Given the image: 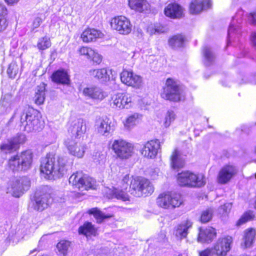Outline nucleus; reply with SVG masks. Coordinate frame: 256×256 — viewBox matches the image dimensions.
Instances as JSON below:
<instances>
[{
	"label": "nucleus",
	"mask_w": 256,
	"mask_h": 256,
	"mask_svg": "<svg viewBox=\"0 0 256 256\" xmlns=\"http://www.w3.org/2000/svg\"><path fill=\"white\" fill-rule=\"evenodd\" d=\"M237 172L238 170L234 166L226 165L224 166L218 173V182L221 184H226L237 173Z\"/></svg>",
	"instance_id": "18"
},
{
	"label": "nucleus",
	"mask_w": 256,
	"mask_h": 256,
	"mask_svg": "<svg viewBox=\"0 0 256 256\" xmlns=\"http://www.w3.org/2000/svg\"><path fill=\"white\" fill-rule=\"evenodd\" d=\"M256 236L254 229L250 228L246 230L244 232V240L246 248H250Z\"/></svg>",
	"instance_id": "36"
},
{
	"label": "nucleus",
	"mask_w": 256,
	"mask_h": 256,
	"mask_svg": "<svg viewBox=\"0 0 256 256\" xmlns=\"http://www.w3.org/2000/svg\"><path fill=\"white\" fill-rule=\"evenodd\" d=\"M184 160L181 156L180 151L175 149L170 156V164L173 169H177L183 167Z\"/></svg>",
	"instance_id": "28"
},
{
	"label": "nucleus",
	"mask_w": 256,
	"mask_h": 256,
	"mask_svg": "<svg viewBox=\"0 0 256 256\" xmlns=\"http://www.w3.org/2000/svg\"><path fill=\"white\" fill-rule=\"evenodd\" d=\"M192 225V222L189 220L184 221L175 227L173 234L178 239L186 238Z\"/></svg>",
	"instance_id": "22"
},
{
	"label": "nucleus",
	"mask_w": 256,
	"mask_h": 256,
	"mask_svg": "<svg viewBox=\"0 0 256 256\" xmlns=\"http://www.w3.org/2000/svg\"><path fill=\"white\" fill-rule=\"evenodd\" d=\"M107 194L108 198H116L123 201L128 200V195L122 190L114 188L112 190H109V192Z\"/></svg>",
	"instance_id": "32"
},
{
	"label": "nucleus",
	"mask_w": 256,
	"mask_h": 256,
	"mask_svg": "<svg viewBox=\"0 0 256 256\" xmlns=\"http://www.w3.org/2000/svg\"><path fill=\"white\" fill-rule=\"evenodd\" d=\"M232 208V204L230 202L226 203L222 206V209L224 213L226 214L229 212Z\"/></svg>",
	"instance_id": "55"
},
{
	"label": "nucleus",
	"mask_w": 256,
	"mask_h": 256,
	"mask_svg": "<svg viewBox=\"0 0 256 256\" xmlns=\"http://www.w3.org/2000/svg\"><path fill=\"white\" fill-rule=\"evenodd\" d=\"M10 104L9 102H8L7 100H6L5 98H3L1 100L0 102V108H4L5 107H6V110L10 106Z\"/></svg>",
	"instance_id": "56"
},
{
	"label": "nucleus",
	"mask_w": 256,
	"mask_h": 256,
	"mask_svg": "<svg viewBox=\"0 0 256 256\" xmlns=\"http://www.w3.org/2000/svg\"><path fill=\"white\" fill-rule=\"evenodd\" d=\"M78 52L80 55L85 56L88 59L90 58L94 54V50L86 46L80 48Z\"/></svg>",
	"instance_id": "47"
},
{
	"label": "nucleus",
	"mask_w": 256,
	"mask_h": 256,
	"mask_svg": "<svg viewBox=\"0 0 256 256\" xmlns=\"http://www.w3.org/2000/svg\"><path fill=\"white\" fill-rule=\"evenodd\" d=\"M64 145L71 155L78 158L84 156L86 148L84 144H78L74 140L68 138L64 141Z\"/></svg>",
	"instance_id": "15"
},
{
	"label": "nucleus",
	"mask_w": 256,
	"mask_h": 256,
	"mask_svg": "<svg viewBox=\"0 0 256 256\" xmlns=\"http://www.w3.org/2000/svg\"><path fill=\"white\" fill-rule=\"evenodd\" d=\"M68 158L66 156L56 158L52 154H48L42 158L40 171L45 174L48 179H56L62 177L68 168Z\"/></svg>",
	"instance_id": "1"
},
{
	"label": "nucleus",
	"mask_w": 256,
	"mask_h": 256,
	"mask_svg": "<svg viewBox=\"0 0 256 256\" xmlns=\"http://www.w3.org/2000/svg\"><path fill=\"white\" fill-rule=\"evenodd\" d=\"M70 246V242L66 240H60L56 246L60 254L66 256Z\"/></svg>",
	"instance_id": "42"
},
{
	"label": "nucleus",
	"mask_w": 256,
	"mask_h": 256,
	"mask_svg": "<svg viewBox=\"0 0 256 256\" xmlns=\"http://www.w3.org/2000/svg\"><path fill=\"white\" fill-rule=\"evenodd\" d=\"M46 86L44 83L38 86L35 92V96L34 98V102L38 105L42 104L45 100Z\"/></svg>",
	"instance_id": "29"
},
{
	"label": "nucleus",
	"mask_w": 256,
	"mask_h": 256,
	"mask_svg": "<svg viewBox=\"0 0 256 256\" xmlns=\"http://www.w3.org/2000/svg\"><path fill=\"white\" fill-rule=\"evenodd\" d=\"M156 202L162 208L172 209L179 207L182 204V200L179 194L163 193L159 195Z\"/></svg>",
	"instance_id": "8"
},
{
	"label": "nucleus",
	"mask_w": 256,
	"mask_h": 256,
	"mask_svg": "<svg viewBox=\"0 0 256 256\" xmlns=\"http://www.w3.org/2000/svg\"><path fill=\"white\" fill-rule=\"evenodd\" d=\"M5 2L8 4H13L17 3L20 0H4Z\"/></svg>",
	"instance_id": "61"
},
{
	"label": "nucleus",
	"mask_w": 256,
	"mask_h": 256,
	"mask_svg": "<svg viewBox=\"0 0 256 256\" xmlns=\"http://www.w3.org/2000/svg\"><path fill=\"white\" fill-rule=\"evenodd\" d=\"M17 114L20 117L21 128L28 132L40 131L44 126V122L40 119L39 113L34 110H28L18 109L10 118V122H12Z\"/></svg>",
	"instance_id": "2"
},
{
	"label": "nucleus",
	"mask_w": 256,
	"mask_h": 256,
	"mask_svg": "<svg viewBox=\"0 0 256 256\" xmlns=\"http://www.w3.org/2000/svg\"><path fill=\"white\" fill-rule=\"evenodd\" d=\"M110 25L113 29L116 30L122 34H128L132 30L130 21L124 16H119L112 18Z\"/></svg>",
	"instance_id": "13"
},
{
	"label": "nucleus",
	"mask_w": 256,
	"mask_h": 256,
	"mask_svg": "<svg viewBox=\"0 0 256 256\" xmlns=\"http://www.w3.org/2000/svg\"><path fill=\"white\" fill-rule=\"evenodd\" d=\"M240 28V26L239 25H235L234 18H233V20L231 22L228 30V44L229 42L230 39L232 36L233 33L238 32Z\"/></svg>",
	"instance_id": "45"
},
{
	"label": "nucleus",
	"mask_w": 256,
	"mask_h": 256,
	"mask_svg": "<svg viewBox=\"0 0 256 256\" xmlns=\"http://www.w3.org/2000/svg\"><path fill=\"white\" fill-rule=\"evenodd\" d=\"M92 158L96 163H104L106 160V154L102 152H96L94 154Z\"/></svg>",
	"instance_id": "49"
},
{
	"label": "nucleus",
	"mask_w": 256,
	"mask_h": 256,
	"mask_svg": "<svg viewBox=\"0 0 256 256\" xmlns=\"http://www.w3.org/2000/svg\"><path fill=\"white\" fill-rule=\"evenodd\" d=\"M232 242V238L227 236L219 238L212 248L216 256H226L231 248Z\"/></svg>",
	"instance_id": "12"
},
{
	"label": "nucleus",
	"mask_w": 256,
	"mask_h": 256,
	"mask_svg": "<svg viewBox=\"0 0 256 256\" xmlns=\"http://www.w3.org/2000/svg\"><path fill=\"white\" fill-rule=\"evenodd\" d=\"M8 26V22L6 18H0V32L4 30Z\"/></svg>",
	"instance_id": "53"
},
{
	"label": "nucleus",
	"mask_w": 256,
	"mask_h": 256,
	"mask_svg": "<svg viewBox=\"0 0 256 256\" xmlns=\"http://www.w3.org/2000/svg\"><path fill=\"white\" fill-rule=\"evenodd\" d=\"M30 182L26 176L16 178L12 179L8 188V192L15 197H20L30 188Z\"/></svg>",
	"instance_id": "9"
},
{
	"label": "nucleus",
	"mask_w": 256,
	"mask_h": 256,
	"mask_svg": "<svg viewBox=\"0 0 256 256\" xmlns=\"http://www.w3.org/2000/svg\"><path fill=\"white\" fill-rule=\"evenodd\" d=\"M122 97L124 98V100H122V109L123 108H129L132 106V98L129 94L122 93Z\"/></svg>",
	"instance_id": "48"
},
{
	"label": "nucleus",
	"mask_w": 256,
	"mask_h": 256,
	"mask_svg": "<svg viewBox=\"0 0 256 256\" xmlns=\"http://www.w3.org/2000/svg\"><path fill=\"white\" fill-rule=\"evenodd\" d=\"M122 96V93H118L112 96L110 102L112 108L122 109V100H124V98Z\"/></svg>",
	"instance_id": "39"
},
{
	"label": "nucleus",
	"mask_w": 256,
	"mask_h": 256,
	"mask_svg": "<svg viewBox=\"0 0 256 256\" xmlns=\"http://www.w3.org/2000/svg\"><path fill=\"white\" fill-rule=\"evenodd\" d=\"M185 38L182 34H176L174 36L168 40V44L172 48H182L184 45Z\"/></svg>",
	"instance_id": "34"
},
{
	"label": "nucleus",
	"mask_w": 256,
	"mask_h": 256,
	"mask_svg": "<svg viewBox=\"0 0 256 256\" xmlns=\"http://www.w3.org/2000/svg\"><path fill=\"white\" fill-rule=\"evenodd\" d=\"M122 82L125 84L136 88H140L142 84V78L132 71L124 70L120 75Z\"/></svg>",
	"instance_id": "14"
},
{
	"label": "nucleus",
	"mask_w": 256,
	"mask_h": 256,
	"mask_svg": "<svg viewBox=\"0 0 256 256\" xmlns=\"http://www.w3.org/2000/svg\"><path fill=\"white\" fill-rule=\"evenodd\" d=\"M253 78H254L253 76H250V78L249 80L250 81V82L252 84H256V80H253Z\"/></svg>",
	"instance_id": "63"
},
{
	"label": "nucleus",
	"mask_w": 256,
	"mask_h": 256,
	"mask_svg": "<svg viewBox=\"0 0 256 256\" xmlns=\"http://www.w3.org/2000/svg\"><path fill=\"white\" fill-rule=\"evenodd\" d=\"M51 46V42L49 38L44 36L39 38L38 44L37 48L40 50H44Z\"/></svg>",
	"instance_id": "41"
},
{
	"label": "nucleus",
	"mask_w": 256,
	"mask_h": 256,
	"mask_svg": "<svg viewBox=\"0 0 256 256\" xmlns=\"http://www.w3.org/2000/svg\"><path fill=\"white\" fill-rule=\"evenodd\" d=\"M102 34L99 30L94 28L86 30L81 34V38L84 42H93L97 38H100Z\"/></svg>",
	"instance_id": "27"
},
{
	"label": "nucleus",
	"mask_w": 256,
	"mask_h": 256,
	"mask_svg": "<svg viewBox=\"0 0 256 256\" xmlns=\"http://www.w3.org/2000/svg\"><path fill=\"white\" fill-rule=\"evenodd\" d=\"M200 256H213L215 255L214 252L212 248H208L199 253Z\"/></svg>",
	"instance_id": "50"
},
{
	"label": "nucleus",
	"mask_w": 256,
	"mask_h": 256,
	"mask_svg": "<svg viewBox=\"0 0 256 256\" xmlns=\"http://www.w3.org/2000/svg\"><path fill=\"white\" fill-rule=\"evenodd\" d=\"M154 190L152 184L146 178L136 177L130 182L129 192L131 194L136 197L151 194Z\"/></svg>",
	"instance_id": "4"
},
{
	"label": "nucleus",
	"mask_w": 256,
	"mask_h": 256,
	"mask_svg": "<svg viewBox=\"0 0 256 256\" xmlns=\"http://www.w3.org/2000/svg\"><path fill=\"white\" fill-rule=\"evenodd\" d=\"M82 93L85 96L94 100H102L107 94L102 88L98 86H92L84 88Z\"/></svg>",
	"instance_id": "20"
},
{
	"label": "nucleus",
	"mask_w": 256,
	"mask_h": 256,
	"mask_svg": "<svg viewBox=\"0 0 256 256\" xmlns=\"http://www.w3.org/2000/svg\"><path fill=\"white\" fill-rule=\"evenodd\" d=\"M178 182L180 186L189 187H202L206 184L205 176L202 174H196L190 171L179 173L177 178Z\"/></svg>",
	"instance_id": "5"
},
{
	"label": "nucleus",
	"mask_w": 256,
	"mask_h": 256,
	"mask_svg": "<svg viewBox=\"0 0 256 256\" xmlns=\"http://www.w3.org/2000/svg\"><path fill=\"white\" fill-rule=\"evenodd\" d=\"M248 78L247 76H243L241 78V80L239 82V83L240 84H246L248 82H247Z\"/></svg>",
	"instance_id": "60"
},
{
	"label": "nucleus",
	"mask_w": 256,
	"mask_h": 256,
	"mask_svg": "<svg viewBox=\"0 0 256 256\" xmlns=\"http://www.w3.org/2000/svg\"><path fill=\"white\" fill-rule=\"evenodd\" d=\"M142 116L137 113H134L129 116L124 122L125 128L130 130L133 128L138 122Z\"/></svg>",
	"instance_id": "37"
},
{
	"label": "nucleus",
	"mask_w": 256,
	"mask_h": 256,
	"mask_svg": "<svg viewBox=\"0 0 256 256\" xmlns=\"http://www.w3.org/2000/svg\"><path fill=\"white\" fill-rule=\"evenodd\" d=\"M44 190L42 188V190H37L34 194V209L39 211H42L46 208L48 206L50 194L44 192Z\"/></svg>",
	"instance_id": "19"
},
{
	"label": "nucleus",
	"mask_w": 256,
	"mask_h": 256,
	"mask_svg": "<svg viewBox=\"0 0 256 256\" xmlns=\"http://www.w3.org/2000/svg\"><path fill=\"white\" fill-rule=\"evenodd\" d=\"M250 16L252 23L254 25H256V11L254 13H251Z\"/></svg>",
	"instance_id": "58"
},
{
	"label": "nucleus",
	"mask_w": 256,
	"mask_h": 256,
	"mask_svg": "<svg viewBox=\"0 0 256 256\" xmlns=\"http://www.w3.org/2000/svg\"><path fill=\"white\" fill-rule=\"evenodd\" d=\"M88 213L94 216L98 223H101L104 219L111 217V216L110 215L104 214L98 208H92L89 210Z\"/></svg>",
	"instance_id": "38"
},
{
	"label": "nucleus",
	"mask_w": 256,
	"mask_h": 256,
	"mask_svg": "<svg viewBox=\"0 0 256 256\" xmlns=\"http://www.w3.org/2000/svg\"><path fill=\"white\" fill-rule=\"evenodd\" d=\"M69 182L74 188L83 191L94 188L96 180L82 172H77L70 177Z\"/></svg>",
	"instance_id": "6"
},
{
	"label": "nucleus",
	"mask_w": 256,
	"mask_h": 256,
	"mask_svg": "<svg viewBox=\"0 0 256 256\" xmlns=\"http://www.w3.org/2000/svg\"><path fill=\"white\" fill-rule=\"evenodd\" d=\"M52 80L56 83L69 85L70 82V76L64 70H59L54 72L52 75Z\"/></svg>",
	"instance_id": "26"
},
{
	"label": "nucleus",
	"mask_w": 256,
	"mask_h": 256,
	"mask_svg": "<svg viewBox=\"0 0 256 256\" xmlns=\"http://www.w3.org/2000/svg\"><path fill=\"white\" fill-rule=\"evenodd\" d=\"M202 54L204 58V64L206 66L212 64L215 60V55L210 48L204 46L202 50Z\"/></svg>",
	"instance_id": "33"
},
{
	"label": "nucleus",
	"mask_w": 256,
	"mask_h": 256,
	"mask_svg": "<svg viewBox=\"0 0 256 256\" xmlns=\"http://www.w3.org/2000/svg\"><path fill=\"white\" fill-rule=\"evenodd\" d=\"M254 218V215L252 211H248L244 212L236 222V225L240 226L246 222L252 220Z\"/></svg>",
	"instance_id": "40"
},
{
	"label": "nucleus",
	"mask_w": 256,
	"mask_h": 256,
	"mask_svg": "<svg viewBox=\"0 0 256 256\" xmlns=\"http://www.w3.org/2000/svg\"><path fill=\"white\" fill-rule=\"evenodd\" d=\"M90 74L91 76L100 80L102 82H106L110 79L107 70L105 68L92 70H90Z\"/></svg>",
	"instance_id": "35"
},
{
	"label": "nucleus",
	"mask_w": 256,
	"mask_h": 256,
	"mask_svg": "<svg viewBox=\"0 0 256 256\" xmlns=\"http://www.w3.org/2000/svg\"><path fill=\"white\" fill-rule=\"evenodd\" d=\"M176 119V114L172 110H168L164 118V125L166 128L168 127Z\"/></svg>",
	"instance_id": "46"
},
{
	"label": "nucleus",
	"mask_w": 256,
	"mask_h": 256,
	"mask_svg": "<svg viewBox=\"0 0 256 256\" xmlns=\"http://www.w3.org/2000/svg\"><path fill=\"white\" fill-rule=\"evenodd\" d=\"M160 148V141L156 139L148 142L141 150V153L144 157L154 158L157 155Z\"/></svg>",
	"instance_id": "16"
},
{
	"label": "nucleus",
	"mask_w": 256,
	"mask_h": 256,
	"mask_svg": "<svg viewBox=\"0 0 256 256\" xmlns=\"http://www.w3.org/2000/svg\"><path fill=\"white\" fill-rule=\"evenodd\" d=\"M251 40L252 44L256 46V32L252 34Z\"/></svg>",
	"instance_id": "59"
},
{
	"label": "nucleus",
	"mask_w": 256,
	"mask_h": 256,
	"mask_svg": "<svg viewBox=\"0 0 256 256\" xmlns=\"http://www.w3.org/2000/svg\"><path fill=\"white\" fill-rule=\"evenodd\" d=\"M18 70L19 68L18 64L16 62H12L8 66L7 74L9 78H14L18 74Z\"/></svg>",
	"instance_id": "44"
},
{
	"label": "nucleus",
	"mask_w": 256,
	"mask_h": 256,
	"mask_svg": "<svg viewBox=\"0 0 256 256\" xmlns=\"http://www.w3.org/2000/svg\"><path fill=\"white\" fill-rule=\"evenodd\" d=\"M78 233L86 237L96 236V230L90 222H86L78 228Z\"/></svg>",
	"instance_id": "31"
},
{
	"label": "nucleus",
	"mask_w": 256,
	"mask_h": 256,
	"mask_svg": "<svg viewBox=\"0 0 256 256\" xmlns=\"http://www.w3.org/2000/svg\"><path fill=\"white\" fill-rule=\"evenodd\" d=\"M212 6L210 0H193L190 5V12L192 14H197L203 10H207Z\"/></svg>",
	"instance_id": "25"
},
{
	"label": "nucleus",
	"mask_w": 256,
	"mask_h": 256,
	"mask_svg": "<svg viewBox=\"0 0 256 256\" xmlns=\"http://www.w3.org/2000/svg\"><path fill=\"white\" fill-rule=\"evenodd\" d=\"M90 60L94 62L99 64L102 62V56L94 50V54L92 56Z\"/></svg>",
	"instance_id": "52"
},
{
	"label": "nucleus",
	"mask_w": 256,
	"mask_h": 256,
	"mask_svg": "<svg viewBox=\"0 0 256 256\" xmlns=\"http://www.w3.org/2000/svg\"><path fill=\"white\" fill-rule=\"evenodd\" d=\"M161 96L163 98L173 102L181 100L184 98L182 90L176 82L170 78L167 79Z\"/></svg>",
	"instance_id": "7"
},
{
	"label": "nucleus",
	"mask_w": 256,
	"mask_h": 256,
	"mask_svg": "<svg viewBox=\"0 0 256 256\" xmlns=\"http://www.w3.org/2000/svg\"><path fill=\"white\" fill-rule=\"evenodd\" d=\"M42 18L40 17H36L32 22V29L34 30L40 26L41 23L42 22Z\"/></svg>",
	"instance_id": "54"
},
{
	"label": "nucleus",
	"mask_w": 256,
	"mask_h": 256,
	"mask_svg": "<svg viewBox=\"0 0 256 256\" xmlns=\"http://www.w3.org/2000/svg\"><path fill=\"white\" fill-rule=\"evenodd\" d=\"M216 232L215 228L208 227L205 228H200L198 242L204 243H210L216 236Z\"/></svg>",
	"instance_id": "21"
},
{
	"label": "nucleus",
	"mask_w": 256,
	"mask_h": 256,
	"mask_svg": "<svg viewBox=\"0 0 256 256\" xmlns=\"http://www.w3.org/2000/svg\"><path fill=\"white\" fill-rule=\"evenodd\" d=\"M130 7L139 12H142L149 8V4L146 0H129Z\"/></svg>",
	"instance_id": "30"
},
{
	"label": "nucleus",
	"mask_w": 256,
	"mask_h": 256,
	"mask_svg": "<svg viewBox=\"0 0 256 256\" xmlns=\"http://www.w3.org/2000/svg\"><path fill=\"white\" fill-rule=\"evenodd\" d=\"M86 131V124L84 120L77 118L72 120L68 128V132L75 138L81 137Z\"/></svg>",
	"instance_id": "17"
},
{
	"label": "nucleus",
	"mask_w": 256,
	"mask_h": 256,
	"mask_svg": "<svg viewBox=\"0 0 256 256\" xmlns=\"http://www.w3.org/2000/svg\"><path fill=\"white\" fill-rule=\"evenodd\" d=\"M110 120L107 118H99L96 122V130L100 134L108 136L110 133Z\"/></svg>",
	"instance_id": "24"
},
{
	"label": "nucleus",
	"mask_w": 256,
	"mask_h": 256,
	"mask_svg": "<svg viewBox=\"0 0 256 256\" xmlns=\"http://www.w3.org/2000/svg\"><path fill=\"white\" fill-rule=\"evenodd\" d=\"M129 176L126 174V175L124 178H123L122 180V182L123 184V188H126V187L124 185V184L128 185V182L129 181Z\"/></svg>",
	"instance_id": "57"
},
{
	"label": "nucleus",
	"mask_w": 256,
	"mask_h": 256,
	"mask_svg": "<svg viewBox=\"0 0 256 256\" xmlns=\"http://www.w3.org/2000/svg\"><path fill=\"white\" fill-rule=\"evenodd\" d=\"M32 158V151L24 150L11 156L8 160V166L13 172H26L31 168Z\"/></svg>",
	"instance_id": "3"
},
{
	"label": "nucleus",
	"mask_w": 256,
	"mask_h": 256,
	"mask_svg": "<svg viewBox=\"0 0 256 256\" xmlns=\"http://www.w3.org/2000/svg\"><path fill=\"white\" fill-rule=\"evenodd\" d=\"M239 256H248L246 254H241V255H240Z\"/></svg>",
	"instance_id": "64"
},
{
	"label": "nucleus",
	"mask_w": 256,
	"mask_h": 256,
	"mask_svg": "<svg viewBox=\"0 0 256 256\" xmlns=\"http://www.w3.org/2000/svg\"><path fill=\"white\" fill-rule=\"evenodd\" d=\"M214 210L212 208H208L202 212L200 222L202 223H206L212 219Z\"/></svg>",
	"instance_id": "43"
},
{
	"label": "nucleus",
	"mask_w": 256,
	"mask_h": 256,
	"mask_svg": "<svg viewBox=\"0 0 256 256\" xmlns=\"http://www.w3.org/2000/svg\"><path fill=\"white\" fill-rule=\"evenodd\" d=\"M25 136L18 134L12 138L4 140L0 144V152L4 154H10L14 152L18 148L19 144L25 142Z\"/></svg>",
	"instance_id": "11"
},
{
	"label": "nucleus",
	"mask_w": 256,
	"mask_h": 256,
	"mask_svg": "<svg viewBox=\"0 0 256 256\" xmlns=\"http://www.w3.org/2000/svg\"><path fill=\"white\" fill-rule=\"evenodd\" d=\"M112 149L121 159H127L132 154L133 147L129 143L122 139L114 140L112 142Z\"/></svg>",
	"instance_id": "10"
},
{
	"label": "nucleus",
	"mask_w": 256,
	"mask_h": 256,
	"mask_svg": "<svg viewBox=\"0 0 256 256\" xmlns=\"http://www.w3.org/2000/svg\"><path fill=\"white\" fill-rule=\"evenodd\" d=\"M155 31L158 32H164V28L162 26H157L155 28Z\"/></svg>",
	"instance_id": "62"
},
{
	"label": "nucleus",
	"mask_w": 256,
	"mask_h": 256,
	"mask_svg": "<svg viewBox=\"0 0 256 256\" xmlns=\"http://www.w3.org/2000/svg\"><path fill=\"white\" fill-rule=\"evenodd\" d=\"M164 14L172 18H180L184 15L183 8L178 4H170L164 8Z\"/></svg>",
	"instance_id": "23"
},
{
	"label": "nucleus",
	"mask_w": 256,
	"mask_h": 256,
	"mask_svg": "<svg viewBox=\"0 0 256 256\" xmlns=\"http://www.w3.org/2000/svg\"><path fill=\"white\" fill-rule=\"evenodd\" d=\"M8 10L6 6L0 4V18H7Z\"/></svg>",
	"instance_id": "51"
}]
</instances>
